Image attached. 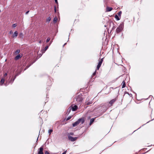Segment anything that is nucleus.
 Here are the masks:
<instances>
[{
  "label": "nucleus",
  "instance_id": "79ce46f5",
  "mask_svg": "<svg viewBox=\"0 0 154 154\" xmlns=\"http://www.w3.org/2000/svg\"><path fill=\"white\" fill-rule=\"evenodd\" d=\"M66 44V43H65L64 44V45H63V46H64V45H65Z\"/></svg>",
  "mask_w": 154,
  "mask_h": 154
},
{
  "label": "nucleus",
  "instance_id": "412c9836",
  "mask_svg": "<svg viewBox=\"0 0 154 154\" xmlns=\"http://www.w3.org/2000/svg\"><path fill=\"white\" fill-rule=\"evenodd\" d=\"M35 62H34L32 63H31L29 65L27 66L25 69H24V70H25L26 69H27L31 65H32L33 63H34Z\"/></svg>",
  "mask_w": 154,
  "mask_h": 154
},
{
  "label": "nucleus",
  "instance_id": "a19ab883",
  "mask_svg": "<svg viewBox=\"0 0 154 154\" xmlns=\"http://www.w3.org/2000/svg\"><path fill=\"white\" fill-rule=\"evenodd\" d=\"M42 42V40H40V41H39V43H41V42Z\"/></svg>",
  "mask_w": 154,
  "mask_h": 154
},
{
  "label": "nucleus",
  "instance_id": "4c0bfd02",
  "mask_svg": "<svg viewBox=\"0 0 154 154\" xmlns=\"http://www.w3.org/2000/svg\"><path fill=\"white\" fill-rule=\"evenodd\" d=\"M29 11H26V13H25V14H27L29 13Z\"/></svg>",
  "mask_w": 154,
  "mask_h": 154
},
{
  "label": "nucleus",
  "instance_id": "a878e982",
  "mask_svg": "<svg viewBox=\"0 0 154 154\" xmlns=\"http://www.w3.org/2000/svg\"><path fill=\"white\" fill-rule=\"evenodd\" d=\"M122 13V12L121 11H119L117 14L119 16H121Z\"/></svg>",
  "mask_w": 154,
  "mask_h": 154
},
{
  "label": "nucleus",
  "instance_id": "a18cd8bd",
  "mask_svg": "<svg viewBox=\"0 0 154 154\" xmlns=\"http://www.w3.org/2000/svg\"><path fill=\"white\" fill-rule=\"evenodd\" d=\"M105 26V27H106V25H105V26Z\"/></svg>",
  "mask_w": 154,
  "mask_h": 154
},
{
  "label": "nucleus",
  "instance_id": "c85d7f7f",
  "mask_svg": "<svg viewBox=\"0 0 154 154\" xmlns=\"http://www.w3.org/2000/svg\"><path fill=\"white\" fill-rule=\"evenodd\" d=\"M50 38H48L46 40V42H49V41L50 40Z\"/></svg>",
  "mask_w": 154,
  "mask_h": 154
},
{
  "label": "nucleus",
  "instance_id": "aec40b11",
  "mask_svg": "<svg viewBox=\"0 0 154 154\" xmlns=\"http://www.w3.org/2000/svg\"><path fill=\"white\" fill-rule=\"evenodd\" d=\"M57 17H55L54 18V20H53V22H54V23H56L57 21Z\"/></svg>",
  "mask_w": 154,
  "mask_h": 154
},
{
  "label": "nucleus",
  "instance_id": "72a5a7b5",
  "mask_svg": "<svg viewBox=\"0 0 154 154\" xmlns=\"http://www.w3.org/2000/svg\"><path fill=\"white\" fill-rule=\"evenodd\" d=\"M45 154H50L48 151H46L45 152Z\"/></svg>",
  "mask_w": 154,
  "mask_h": 154
},
{
  "label": "nucleus",
  "instance_id": "bb28decb",
  "mask_svg": "<svg viewBox=\"0 0 154 154\" xmlns=\"http://www.w3.org/2000/svg\"><path fill=\"white\" fill-rule=\"evenodd\" d=\"M51 20V18H50V17H49L47 19L46 21L47 22H49Z\"/></svg>",
  "mask_w": 154,
  "mask_h": 154
},
{
  "label": "nucleus",
  "instance_id": "473e14b6",
  "mask_svg": "<svg viewBox=\"0 0 154 154\" xmlns=\"http://www.w3.org/2000/svg\"><path fill=\"white\" fill-rule=\"evenodd\" d=\"M54 10L55 12H56V7L55 6L54 7Z\"/></svg>",
  "mask_w": 154,
  "mask_h": 154
},
{
  "label": "nucleus",
  "instance_id": "4be33fe9",
  "mask_svg": "<svg viewBox=\"0 0 154 154\" xmlns=\"http://www.w3.org/2000/svg\"><path fill=\"white\" fill-rule=\"evenodd\" d=\"M115 18L117 20H120V18L118 17V15H116L115 16Z\"/></svg>",
  "mask_w": 154,
  "mask_h": 154
},
{
  "label": "nucleus",
  "instance_id": "ea45409f",
  "mask_svg": "<svg viewBox=\"0 0 154 154\" xmlns=\"http://www.w3.org/2000/svg\"><path fill=\"white\" fill-rule=\"evenodd\" d=\"M7 73H5V74H4V76H6L7 75Z\"/></svg>",
  "mask_w": 154,
  "mask_h": 154
},
{
  "label": "nucleus",
  "instance_id": "2f4dec72",
  "mask_svg": "<svg viewBox=\"0 0 154 154\" xmlns=\"http://www.w3.org/2000/svg\"><path fill=\"white\" fill-rule=\"evenodd\" d=\"M96 74V71H95L93 74L92 75L93 76H94Z\"/></svg>",
  "mask_w": 154,
  "mask_h": 154
},
{
  "label": "nucleus",
  "instance_id": "2eb2a0df",
  "mask_svg": "<svg viewBox=\"0 0 154 154\" xmlns=\"http://www.w3.org/2000/svg\"><path fill=\"white\" fill-rule=\"evenodd\" d=\"M112 8L111 7H107L106 8V11L109 12L112 10Z\"/></svg>",
  "mask_w": 154,
  "mask_h": 154
},
{
  "label": "nucleus",
  "instance_id": "f3484780",
  "mask_svg": "<svg viewBox=\"0 0 154 154\" xmlns=\"http://www.w3.org/2000/svg\"><path fill=\"white\" fill-rule=\"evenodd\" d=\"M122 88H124L126 86L125 82L124 81H123L122 84Z\"/></svg>",
  "mask_w": 154,
  "mask_h": 154
},
{
  "label": "nucleus",
  "instance_id": "f704fd0d",
  "mask_svg": "<svg viewBox=\"0 0 154 154\" xmlns=\"http://www.w3.org/2000/svg\"><path fill=\"white\" fill-rule=\"evenodd\" d=\"M13 33V32L12 30H11L9 31V33L10 34H11Z\"/></svg>",
  "mask_w": 154,
  "mask_h": 154
},
{
  "label": "nucleus",
  "instance_id": "9d476101",
  "mask_svg": "<svg viewBox=\"0 0 154 154\" xmlns=\"http://www.w3.org/2000/svg\"><path fill=\"white\" fill-rule=\"evenodd\" d=\"M116 100V99H113L110 100L109 103L110 104V106H112Z\"/></svg>",
  "mask_w": 154,
  "mask_h": 154
},
{
  "label": "nucleus",
  "instance_id": "b1692460",
  "mask_svg": "<svg viewBox=\"0 0 154 154\" xmlns=\"http://www.w3.org/2000/svg\"><path fill=\"white\" fill-rule=\"evenodd\" d=\"M20 50H17L14 53L15 54H17L20 52Z\"/></svg>",
  "mask_w": 154,
  "mask_h": 154
},
{
  "label": "nucleus",
  "instance_id": "423d86ee",
  "mask_svg": "<svg viewBox=\"0 0 154 154\" xmlns=\"http://www.w3.org/2000/svg\"><path fill=\"white\" fill-rule=\"evenodd\" d=\"M69 140L72 142L75 141L77 139V137H73L69 135H68Z\"/></svg>",
  "mask_w": 154,
  "mask_h": 154
},
{
  "label": "nucleus",
  "instance_id": "c9c22d12",
  "mask_svg": "<svg viewBox=\"0 0 154 154\" xmlns=\"http://www.w3.org/2000/svg\"><path fill=\"white\" fill-rule=\"evenodd\" d=\"M54 1H55V2L57 4H58V2H57V0H54Z\"/></svg>",
  "mask_w": 154,
  "mask_h": 154
},
{
  "label": "nucleus",
  "instance_id": "cd10ccee",
  "mask_svg": "<svg viewBox=\"0 0 154 154\" xmlns=\"http://www.w3.org/2000/svg\"><path fill=\"white\" fill-rule=\"evenodd\" d=\"M17 26V25L16 23L12 25V27L14 28L16 27Z\"/></svg>",
  "mask_w": 154,
  "mask_h": 154
},
{
  "label": "nucleus",
  "instance_id": "6ab92c4d",
  "mask_svg": "<svg viewBox=\"0 0 154 154\" xmlns=\"http://www.w3.org/2000/svg\"><path fill=\"white\" fill-rule=\"evenodd\" d=\"M95 118H92L90 120V125H91L94 121Z\"/></svg>",
  "mask_w": 154,
  "mask_h": 154
},
{
  "label": "nucleus",
  "instance_id": "ddd939ff",
  "mask_svg": "<svg viewBox=\"0 0 154 154\" xmlns=\"http://www.w3.org/2000/svg\"><path fill=\"white\" fill-rule=\"evenodd\" d=\"M18 32L17 31H15L13 34L12 37L13 38H16L18 35Z\"/></svg>",
  "mask_w": 154,
  "mask_h": 154
},
{
  "label": "nucleus",
  "instance_id": "393cba45",
  "mask_svg": "<svg viewBox=\"0 0 154 154\" xmlns=\"http://www.w3.org/2000/svg\"><path fill=\"white\" fill-rule=\"evenodd\" d=\"M52 131V129H49L48 131V133L49 134V135H50Z\"/></svg>",
  "mask_w": 154,
  "mask_h": 154
},
{
  "label": "nucleus",
  "instance_id": "6e6552de",
  "mask_svg": "<svg viewBox=\"0 0 154 154\" xmlns=\"http://www.w3.org/2000/svg\"><path fill=\"white\" fill-rule=\"evenodd\" d=\"M89 99V97H88L86 98V100L85 102V105H88L91 104L92 103V101H90L88 102Z\"/></svg>",
  "mask_w": 154,
  "mask_h": 154
},
{
  "label": "nucleus",
  "instance_id": "7c9ffc66",
  "mask_svg": "<svg viewBox=\"0 0 154 154\" xmlns=\"http://www.w3.org/2000/svg\"><path fill=\"white\" fill-rule=\"evenodd\" d=\"M71 116H69L66 119V120L68 121L71 118Z\"/></svg>",
  "mask_w": 154,
  "mask_h": 154
},
{
  "label": "nucleus",
  "instance_id": "c756f323",
  "mask_svg": "<svg viewBox=\"0 0 154 154\" xmlns=\"http://www.w3.org/2000/svg\"><path fill=\"white\" fill-rule=\"evenodd\" d=\"M74 135V134L73 132H71L68 134V135Z\"/></svg>",
  "mask_w": 154,
  "mask_h": 154
},
{
  "label": "nucleus",
  "instance_id": "0eeeda50",
  "mask_svg": "<svg viewBox=\"0 0 154 154\" xmlns=\"http://www.w3.org/2000/svg\"><path fill=\"white\" fill-rule=\"evenodd\" d=\"M103 61V58L99 60V62L97 66V69L99 70Z\"/></svg>",
  "mask_w": 154,
  "mask_h": 154
},
{
  "label": "nucleus",
  "instance_id": "dca6fc26",
  "mask_svg": "<svg viewBox=\"0 0 154 154\" xmlns=\"http://www.w3.org/2000/svg\"><path fill=\"white\" fill-rule=\"evenodd\" d=\"M21 57V56L20 55V54H18L14 58V59L16 60L19 59Z\"/></svg>",
  "mask_w": 154,
  "mask_h": 154
},
{
  "label": "nucleus",
  "instance_id": "e433bc0d",
  "mask_svg": "<svg viewBox=\"0 0 154 154\" xmlns=\"http://www.w3.org/2000/svg\"><path fill=\"white\" fill-rule=\"evenodd\" d=\"M20 37L22 36H23V34H22V33H20Z\"/></svg>",
  "mask_w": 154,
  "mask_h": 154
},
{
  "label": "nucleus",
  "instance_id": "4468645a",
  "mask_svg": "<svg viewBox=\"0 0 154 154\" xmlns=\"http://www.w3.org/2000/svg\"><path fill=\"white\" fill-rule=\"evenodd\" d=\"M72 108L71 106L69 107L67 110L66 114L68 115L71 112V110H72Z\"/></svg>",
  "mask_w": 154,
  "mask_h": 154
},
{
  "label": "nucleus",
  "instance_id": "f03ea898",
  "mask_svg": "<svg viewBox=\"0 0 154 154\" xmlns=\"http://www.w3.org/2000/svg\"><path fill=\"white\" fill-rule=\"evenodd\" d=\"M75 99L76 101V103L77 104H80L82 102L83 100L82 94H80L77 96L75 97Z\"/></svg>",
  "mask_w": 154,
  "mask_h": 154
},
{
  "label": "nucleus",
  "instance_id": "39448f33",
  "mask_svg": "<svg viewBox=\"0 0 154 154\" xmlns=\"http://www.w3.org/2000/svg\"><path fill=\"white\" fill-rule=\"evenodd\" d=\"M109 106L108 103H104L102 106V111H103V112H105L108 109Z\"/></svg>",
  "mask_w": 154,
  "mask_h": 154
},
{
  "label": "nucleus",
  "instance_id": "37998d69",
  "mask_svg": "<svg viewBox=\"0 0 154 154\" xmlns=\"http://www.w3.org/2000/svg\"><path fill=\"white\" fill-rule=\"evenodd\" d=\"M127 93L128 94H129V95H130L128 93V92Z\"/></svg>",
  "mask_w": 154,
  "mask_h": 154
},
{
  "label": "nucleus",
  "instance_id": "1a4fd4ad",
  "mask_svg": "<svg viewBox=\"0 0 154 154\" xmlns=\"http://www.w3.org/2000/svg\"><path fill=\"white\" fill-rule=\"evenodd\" d=\"M39 151H38V154H44L43 152V149L42 146L40 147L39 149Z\"/></svg>",
  "mask_w": 154,
  "mask_h": 154
},
{
  "label": "nucleus",
  "instance_id": "f8f14e48",
  "mask_svg": "<svg viewBox=\"0 0 154 154\" xmlns=\"http://www.w3.org/2000/svg\"><path fill=\"white\" fill-rule=\"evenodd\" d=\"M71 106L72 108V109L73 111H75L78 109V106L76 105H75L73 106Z\"/></svg>",
  "mask_w": 154,
  "mask_h": 154
},
{
  "label": "nucleus",
  "instance_id": "9b49d317",
  "mask_svg": "<svg viewBox=\"0 0 154 154\" xmlns=\"http://www.w3.org/2000/svg\"><path fill=\"white\" fill-rule=\"evenodd\" d=\"M108 25H109V26L110 27L111 26H112V30H113L114 28V23L112 22H110L108 23Z\"/></svg>",
  "mask_w": 154,
  "mask_h": 154
},
{
  "label": "nucleus",
  "instance_id": "5701e85b",
  "mask_svg": "<svg viewBox=\"0 0 154 154\" xmlns=\"http://www.w3.org/2000/svg\"><path fill=\"white\" fill-rule=\"evenodd\" d=\"M4 82H5L4 79L3 78H2L1 80V81H0V82L2 84L1 85H2L4 83Z\"/></svg>",
  "mask_w": 154,
  "mask_h": 154
},
{
  "label": "nucleus",
  "instance_id": "a211bd4d",
  "mask_svg": "<svg viewBox=\"0 0 154 154\" xmlns=\"http://www.w3.org/2000/svg\"><path fill=\"white\" fill-rule=\"evenodd\" d=\"M48 46H46L45 48L44 49L42 50V52L43 53H44L48 49Z\"/></svg>",
  "mask_w": 154,
  "mask_h": 154
},
{
  "label": "nucleus",
  "instance_id": "58836bf2",
  "mask_svg": "<svg viewBox=\"0 0 154 154\" xmlns=\"http://www.w3.org/2000/svg\"><path fill=\"white\" fill-rule=\"evenodd\" d=\"M66 151H64L63 152V153L62 154H66Z\"/></svg>",
  "mask_w": 154,
  "mask_h": 154
},
{
  "label": "nucleus",
  "instance_id": "f257e3e1",
  "mask_svg": "<svg viewBox=\"0 0 154 154\" xmlns=\"http://www.w3.org/2000/svg\"><path fill=\"white\" fill-rule=\"evenodd\" d=\"M85 120L83 118H82L79 119L77 121L75 122L72 124L73 127H75L77 125L81 123L82 124H83Z\"/></svg>",
  "mask_w": 154,
  "mask_h": 154
},
{
  "label": "nucleus",
  "instance_id": "c03bdc74",
  "mask_svg": "<svg viewBox=\"0 0 154 154\" xmlns=\"http://www.w3.org/2000/svg\"><path fill=\"white\" fill-rule=\"evenodd\" d=\"M38 138H37V140H38Z\"/></svg>",
  "mask_w": 154,
  "mask_h": 154
},
{
  "label": "nucleus",
  "instance_id": "7ed1b4c3",
  "mask_svg": "<svg viewBox=\"0 0 154 154\" xmlns=\"http://www.w3.org/2000/svg\"><path fill=\"white\" fill-rule=\"evenodd\" d=\"M18 75V74H17L15 75L14 78L13 79V78H11V79L9 78L8 79V81H7L6 82V83L5 84V86H6L10 84H12V83L16 79V77Z\"/></svg>",
  "mask_w": 154,
  "mask_h": 154
},
{
  "label": "nucleus",
  "instance_id": "20e7f679",
  "mask_svg": "<svg viewBox=\"0 0 154 154\" xmlns=\"http://www.w3.org/2000/svg\"><path fill=\"white\" fill-rule=\"evenodd\" d=\"M124 26V22L120 24L119 26L116 29V32L118 33L121 32L123 29Z\"/></svg>",
  "mask_w": 154,
  "mask_h": 154
}]
</instances>
